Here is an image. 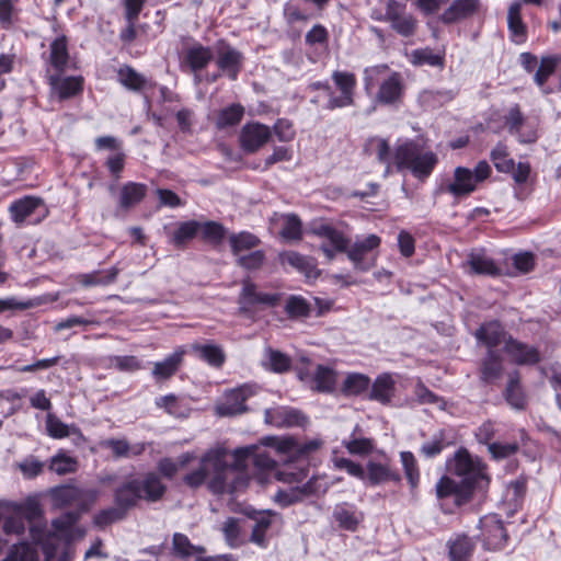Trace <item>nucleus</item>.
<instances>
[{
    "instance_id": "obj_9",
    "label": "nucleus",
    "mask_w": 561,
    "mask_h": 561,
    "mask_svg": "<svg viewBox=\"0 0 561 561\" xmlns=\"http://www.w3.org/2000/svg\"><path fill=\"white\" fill-rule=\"evenodd\" d=\"M46 67V76L50 73L66 72L71 68L72 60L68 49L66 35L56 36L50 43L46 54H43Z\"/></svg>"
},
{
    "instance_id": "obj_25",
    "label": "nucleus",
    "mask_w": 561,
    "mask_h": 561,
    "mask_svg": "<svg viewBox=\"0 0 561 561\" xmlns=\"http://www.w3.org/2000/svg\"><path fill=\"white\" fill-rule=\"evenodd\" d=\"M467 264L470 267L471 273L496 276L500 274V268L495 264L494 260L486 254L483 249L472 250L467 257Z\"/></svg>"
},
{
    "instance_id": "obj_37",
    "label": "nucleus",
    "mask_w": 561,
    "mask_h": 561,
    "mask_svg": "<svg viewBox=\"0 0 561 561\" xmlns=\"http://www.w3.org/2000/svg\"><path fill=\"white\" fill-rule=\"evenodd\" d=\"M117 275L118 268L113 266L106 271H93L87 274H79L77 280L84 287L105 286L113 283Z\"/></svg>"
},
{
    "instance_id": "obj_50",
    "label": "nucleus",
    "mask_w": 561,
    "mask_h": 561,
    "mask_svg": "<svg viewBox=\"0 0 561 561\" xmlns=\"http://www.w3.org/2000/svg\"><path fill=\"white\" fill-rule=\"evenodd\" d=\"M263 366L274 373H284L290 367V359L285 354L272 350H265Z\"/></svg>"
},
{
    "instance_id": "obj_1",
    "label": "nucleus",
    "mask_w": 561,
    "mask_h": 561,
    "mask_svg": "<svg viewBox=\"0 0 561 561\" xmlns=\"http://www.w3.org/2000/svg\"><path fill=\"white\" fill-rule=\"evenodd\" d=\"M261 444L273 448L284 459L285 468L278 469L276 461L254 445L236 449L234 465L229 466L227 450L216 447L204 454L198 468L185 474L183 481L190 488H198L207 481L209 490L216 494L236 493L248 484L244 469L251 460L260 483H267L271 478L299 483L307 477L308 470L305 465L291 469L290 463L318 450L322 442L318 438L301 442L293 436H266Z\"/></svg>"
},
{
    "instance_id": "obj_41",
    "label": "nucleus",
    "mask_w": 561,
    "mask_h": 561,
    "mask_svg": "<svg viewBox=\"0 0 561 561\" xmlns=\"http://www.w3.org/2000/svg\"><path fill=\"white\" fill-rule=\"evenodd\" d=\"M48 469L58 476L73 473L78 469V460L64 450H59L50 458Z\"/></svg>"
},
{
    "instance_id": "obj_59",
    "label": "nucleus",
    "mask_w": 561,
    "mask_h": 561,
    "mask_svg": "<svg viewBox=\"0 0 561 561\" xmlns=\"http://www.w3.org/2000/svg\"><path fill=\"white\" fill-rule=\"evenodd\" d=\"M400 458L409 483L415 488L420 480V472L414 455L411 451H402Z\"/></svg>"
},
{
    "instance_id": "obj_27",
    "label": "nucleus",
    "mask_w": 561,
    "mask_h": 561,
    "mask_svg": "<svg viewBox=\"0 0 561 561\" xmlns=\"http://www.w3.org/2000/svg\"><path fill=\"white\" fill-rule=\"evenodd\" d=\"M15 523L28 522L31 525L39 523L43 518V507L37 497L30 496L23 502H15Z\"/></svg>"
},
{
    "instance_id": "obj_51",
    "label": "nucleus",
    "mask_w": 561,
    "mask_h": 561,
    "mask_svg": "<svg viewBox=\"0 0 561 561\" xmlns=\"http://www.w3.org/2000/svg\"><path fill=\"white\" fill-rule=\"evenodd\" d=\"M367 478L371 484H379L389 480H399V476L391 472L388 466L378 462H368Z\"/></svg>"
},
{
    "instance_id": "obj_26",
    "label": "nucleus",
    "mask_w": 561,
    "mask_h": 561,
    "mask_svg": "<svg viewBox=\"0 0 561 561\" xmlns=\"http://www.w3.org/2000/svg\"><path fill=\"white\" fill-rule=\"evenodd\" d=\"M476 337L480 343H483L489 351H493L502 342H506V333L503 327L497 321H491L482 324L476 332Z\"/></svg>"
},
{
    "instance_id": "obj_18",
    "label": "nucleus",
    "mask_w": 561,
    "mask_h": 561,
    "mask_svg": "<svg viewBox=\"0 0 561 561\" xmlns=\"http://www.w3.org/2000/svg\"><path fill=\"white\" fill-rule=\"evenodd\" d=\"M504 352L511 362L517 365H536L540 362L541 355L539 350L527 343L508 336L504 345Z\"/></svg>"
},
{
    "instance_id": "obj_12",
    "label": "nucleus",
    "mask_w": 561,
    "mask_h": 561,
    "mask_svg": "<svg viewBox=\"0 0 561 561\" xmlns=\"http://www.w3.org/2000/svg\"><path fill=\"white\" fill-rule=\"evenodd\" d=\"M65 72L50 73L47 77L51 98L66 101L80 95L83 91L82 76H64Z\"/></svg>"
},
{
    "instance_id": "obj_39",
    "label": "nucleus",
    "mask_w": 561,
    "mask_h": 561,
    "mask_svg": "<svg viewBox=\"0 0 561 561\" xmlns=\"http://www.w3.org/2000/svg\"><path fill=\"white\" fill-rule=\"evenodd\" d=\"M333 518L340 526H357L363 522V514L354 505L342 503L334 507Z\"/></svg>"
},
{
    "instance_id": "obj_3",
    "label": "nucleus",
    "mask_w": 561,
    "mask_h": 561,
    "mask_svg": "<svg viewBox=\"0 0 561 561\" xmlns=\"http://www.w3.org/2000/svg\"><path fill=\"white\" fill-rule=\"evenodd\" d=\"M438 162L436 153L424 150L413 140H402L396 146L393 163L399 170L408 169L419 180L427 179Z\"/></svg>"
},
{
    "instance_id": "obj_62",
    "label": "nucleus",
    "mask_w": 561,
    "mask_h": 561,
    "mask_svg": "<svg viewBox=\"0 0 561 561\" xmlns=\"http://www.w3.org/2000/svg\"><path fill=\"white\" fill-rule=\"evenodd\" d=\"M245 515L254 522L252 526H272L279 523V516L271 511H247Z\"/></svg>"
},
{
    "instance_id": "obj_48",
    "label": "nucleus",
    "mask_w": 561,
    "mask_h": 561,
    "mask_svg": "<svg viewBox=\"0 0 561 561\" xmlns=\"http://www.w3.org/2000/svg\"><path fill=\"white\" fill-rule=\"evenodd\" d=\"M201 222L196 220H188L181 222L176 230L173 232L172 242L176 247H183L188 241L195 238L199 232Z\"/></svg>"
},
{
    "instance_id": "obj_38",
    "label": "nucleus",
    "mask_w": 561,
    "mask_h": 561,
    "mask_svg": "<svg viewBox=\"0 0 561 561\" xmlns=\"http://www.w3.org/2000/svg\"><path fill=\"white\" fill-rule=\"evenodd\" d=\"M409 60L414 66L443 67L444 55L436 53L430 47L419 48L411 51Z\"/></svg>"
},
{
    "instance_id": "obj_58",
    "label": "nucleus",
    "mask_w": 561,
    "mask_h": 561,
    "mask_svg": "<svg viewBox=\"0 0 561 561\" xmlns=\"http://www.w3.org/2000/svg\"><path fill=\"white\" fill-rule=\"evenodd\" d=\"M491 160L499 172H510L514 167V160L508 158L507 148L497 144L491 151Z\"/></svg>"
},
{
    "instance_id": "obj_53",
    "label": "nucleus",
    "mask_w": 561,
    "mask_h": 561,
    "mask_svg": "<svg viewBox=\"0 0 561 561\" xmlns=\"http://www.w3.org/2000/svg\"><path fill=\"white\" fill-rule=\"evenodd\" d=\"M454 99V93L446 90H425L420 94V100L427 107H438Z\"/></svg>"
},
{
    "instance_id": "obj_22",
    "label": "nucleus",
    "mask_w": 561,
    "mask_h": 561,
    "mask_svg": "<svg viewBox=\"0 0 561 561\" xmlns=\"http://www.w3.org/2000/svg\"><path fill=\"white\" fill-rule=\"evenodd\" d=\"M480 5V0H454L440 15V21L453 24L465 20L478 12Z\"/></svg>"
},
{
    "instance_id": "obj_63",
    "label": "nucleus",
    "mask_w": 561,
    "mask_h": 561,
    "mask_svg": "<svg viewBox=\"0 0 561 561\" xmlns=\"http://www.w3.org/2000/svg\"><path fill=\"white\" fill-rule=\"evenodd\" d=\"M110 363L114 368L126 373H133L141 368L140 360L131 355L113 356Z\"/></svg>"
},
{
    "instance_id": "obj_33",
    "label": "nucleus",
    "mask_w": 561,
    "mask_h": 561,
    "mask_svg": "<svg viewBox=\"0 0 561 561\" xmlns=\"http://www.w3.org/2000/svg\"><path fill=\"white\" fill-rule=\"evenodd\" d=\"M558 58L556 57H542L539 68L535 73L534 80L536 84L541 89V91L546 94L552 93L556 89H560L561 84H558L556 88H552L547 84L550 77L554 75L557 67Z\"/></svg>"
},
{
    "instance_id": "obj_17",
    "label": "nucleus",
    "mask_w": 561,
    "mask_h": 561,
    "mask_svg": "<svg viewBox=\"0 0 561 561\" xmlns=\"http://www.w3.org/2000/svg\"><path fill=\"white\" fill-rule=\"evenodd\" d=\"M254 393L255 387L248 383L227 391L225 402L217 407V413L221 416L243 413L247 410L245 401Z\"/></svg>"
},
{
    "instance_id": "obj_15",
    "label": "nucleus",
    "mask_w": 561,
    "mask_h": 561,
    "mask_svg": "<svg viewBox=\"0 0 561 561\" xmlns=\"http://www.w3.org/2000/svg\"><path fill=\"white\" fill-rule=\"evenodd\" d=\"M272 137V129L261 123H247L240 131L239 140L243 151L253 153L260 150Z\"/></svg>"
},
{
    "instance_id": "obj_8",
    "label": "nucleus",
    "mask_w": 561,
    "mask_h": 561,
    "mask_svg": "<svg viewBox=\"0 0 561 561\" xmlns=\"http://www.w3.org/2000/svg\"><path fill=\"white\" fill-rule=\"evenodd\" d=\"M279 299L278 294L259 291L255 284L244 280L238 298L239 310L241 313L253 316L262 308L276 306Z\"/></svg>"
},
{
    "instance_id": "obj_10",
    "label": "nucleus",
    "mask_w": 561,
    "mask_h": 561,
    "mask_svg": "<svg viewBox=\"0 0 561 561\" xmlns=\"http://www.w3.org/2000/svg\"><path fill=\"white\" fill-rule=\"evenodd\" d=\"M310 231L314 236L324 239L320 249L329 261H332L337 252H346L350 240L333 226L325 222H317L312 225Z\"/></svg>"
},
{
    "instance_id": "obj_28",
    "label": "nucleus",
    "mask_w": 561,
    "mask_h": 561,
    "mask_svg": "<svg viewBox=\"0 0 561 561\" xmlns=\"http://www.w3.org/2000/svg\"><path fill=\"white\" fill-rule=\"evenodd\" d=\"M396 381L390 374L379 375L371 385L370 399L382 404L389 403L394 396Z\"/></svg>"
},
{
    "instance_id": "obj_16",
    "label": "nucleus",
    "mask_w": 561,
    "mask_h": 561,
    "mask_svg": "<svg viewBox=\"0 0 561 561\" xmlns=\"http://www.w3.org/2000/svg\"><path fill=\"white\" fill-rule=\"evenodd\" d=\"M242 61L243 56L239 50L225 42L217 43L216 64L224 76H227L230 80H237Z\"/></svg>"
},
{
    "instance_id": "obj_56",
    "label": "nucleus",
    "mask_w": 561,
    "mask_h": 561,
    "mask_svg": "<svg viewBox=\"0 0 561 561\" xmlns=\"http://www.w3.org/2000/svg\"><path fill=\"white\" fill-rule=\"evenodd\" d=\"M101 446L112 450L115 457H128L130 454L138 455L142 451V447L131 448L126 439L108 438L101 443Z\"/></svg>"
},
{
    "instance_id": "obj_5",
    "label": "nucleus",
    "mask_w": 561,
    "mask_h": 561,
    "mask_svg": "<svg viewBox=\"0 0 561 561\" xmlns=\"http://www.w3.org/2000/svg\"><path fill=\"white\" fill-rule=\"evenodd\" d=\"M51 505L55 508H64L67 506L76 505L78 507L75 512L66 514V520L55 519L50 526H72L77 523L81 512L88 508L87 501H94L98 497V491L83 490L76 485L64 484L51 488L48 492Z\"/></svg>"
},
{
    "instance_id": "obj_57",
    "label": "nucleus",
    "mask_w": 561,
    "mask_h": 561,
    "mask_svg": "<svg viewBox=\"0 0 561 561\" xmlns=\"http://www.w3.org/2000/svg\"><path fill=\"white\" fill-rule=\"evenodd\" d=\"M508 535L506 528H488L483 545L488 550H500L507 546Z\"/></svg>"
},
{
    "instance_id": "obj_4",
    "label": "nucleus",
    "mask_w": 561,
    "mask_h": 561,
    "mask_svg": "<svg viewBox=\"0 0 561 561\" xmlns=\"http://www.w3.org/2000/svg\"><path fill=\"white\" fill-rule=\"evenodd\" d=\"M364 89L370 93L379 84L376 102L382 105H393L401 101L404 91L402 77L399 72L388 73L386 65L368 67L364 70Z\"/></svg>"
},
{
    "instance_id": "obj_14",
    "label": "nucleus",
    "mask_w": 561,
    "mask_h": 561,
    "mask_svg": "<svg viewBox=\"0 0 561 561\" xmlns=\"http://www.w3.org/2000/svg\"><path fill=\"white\" fill-rule=\"evenodd\" d=\"M11 218L16 224L38 222L45 216L46 210L41 198L25 196L10 205Z\"/></svg>"
},
{
    "instance_id": "obj_47",
    "label": "nucleus",
    "mask_w": 561,
    "mask_h": 561,
    "mask_svg": "<svg viewBox=\"0 0 561 561\" xmlns=\"http://www.w3.org/2000/svg\"><path fill=\"white\" fill-rule=\"evenodd\" d=\"M336 382L335 371L324 365H318L313 374L314 388L322 392H330L334 389Z\"/></svg>"
},
{
    "instance_id": "obj_23",
    "label": "nucleus",
    "mask_w": 561,
    "mask_h": 561,
    "mask_svg": "<svg viewBox=\"0 0 561 561\" xmlns=\"http://www.w3.org/2000/svg\"><path fill=\"white\" fill-rule=\"evenodd\" d=\"M186 350L184 346H179L174 352L168 355L164 359L153 363L152 376L156 380H165L172 377L182 365Z\"/></svg>"
},
{
    "instance_id": "obj_60",
    "label": "nucleus",
    "mask_w": 561,
    "mask_h": 561,
    "mask_svg": "<svg viewBox=\"0 0 561 561\" xmlns=\"http://www.w3.org/2000/svg\"><path fill=\"white\" fill-rule=\"evenodd\" d=\"M504 123L508 131L512 135L516 136L519 133V130L524 128V126L527 123V119L522 114L518 105H514L508 110L507 114L505 115Z\"/></svg>"
},
{
    "instance_id": "obj_43",
    "label": "nucleus",
    "mask_w": 561,
    "mask_h": 561,
    "mask_svg": "<svg viewBox=\"0 0 561 561\" xmlns=\"http://www.w3.org/2000/svg\"><path fill=\"white\" fill-rule=\"evenodd\" d=\"M505 399L514 409L522 410L526 405V397L519 383L518 373L510 376V380L505 390Z\"/></svg>"
},
{
    "instance_id": "obj_64",
    "label": "nucleus",
    "mask_w": 561,
    "mask_h": 561,
    "mask_svg": "<svg viewBox=\"0 0 561 561\" xmlns=\"http://www.w3.org/2000/svg\"><path fill=\"white\" fill-rule=\"evenodd\" d=\"M265 255L261 250L249 251L237 257L240 266L247 270H256L264 262Z\"/></svg>"
},
{
    "instance_id": "obj_34",
    "label": "nucleus",
    "mask_w": 561,
    "mask_h": 561,
    "mask_svg": "<svg viewBox=\"0 0 561 561\" xmlns=\"http://www.w3.org/2000/svg\"><path fill=\"white\" fill-rule=\"evenodd\" d=\"M503 374L502 357L495 351H489L481 366V379L494 383Z\"/></svg>"
},
{
    "instance_id": "obj_6",
    "label": "nucleus",
    "mask_w": 561,
    "mask_h": 561,
    "mask_svg": "<svg viewBox=\"0 0 561 561\" xmlns=\"http://www.w3.org/2000/svg\"><path fill=\"white\" fill-rule=\"evenodd\" d=\"M165 489L160 477L154 472H149L117 489L116 501L121 506L133 505L138 500L156 502L163 496Z\"/></svg>"
},
{
    "instance_id": "obj_19",
    "label": "nucleus",
    "mask_w": 561,
    "mask_h": 561,
    "mask_svg": "<svg viewBox=\"0 0 561 561\" xmlns=\"http://www.w3.org/2000/svg\"><path fill=\"white\" fill-rule=\"evenodd\" d=\"M213 58L214 53L210 47L204 46L201 43H193L184 49L182 62L195 73V80L199 82L198 72L204 70Z\"/></svg>"
},
{
    "instance_id": "obj_42",
    "label": "nucleus",
    "mask_w": 561,
    "mask_h": 561,
    "mask_svg": "<svg viewBox=\"0 0 561 561\" xmlns=\"http://www.w3.org/2000/svg\"><path fill=\"white\" fill-rule=\"evenodd\" d=\"M45 424L48 435L56 439L80 435V430L76 425L66 424L51 413L47 414Z\"/></svg>"
},
{
    "instance_id": "obj_46",
    "label": "nucleus",
    "mask_w": 561,
    "mask_h": 561,
    "mask_svg": "<svg viewBox=\"0 0 561 561\" xmlns=\"http://www.w3.org/2000/svg\"><path fill=\"white\" fill-rule=\"evenodd\" d=\"M283 226L279 231L280 237L286 241H298L302 237V224L295 214L282 216Z\"/></svg>"
},
{
    "instance_id": "obj_35",
    "label": "nucleus",
    "mask_w": 561,
    "mask_h": 561,
    "mask_svg": "<svg viewBox=\"0 0 561 561\" xmlns=\"http://www.w3.org/2000/svg\"><path fill=\"white\" fill-rule=\"evenodd\" d=\"M365 151L370 156H376L377 160L386 164L387 172L391 167L393 153H391L390 145L387 139L382 137H371L366 141Z\"/></svg>"
},
{
    "instance_id": "obj_7",
    "label": "nucleus",
    "mask_w": 561,
    "mask_h": 561,
    "mask_svg": "<svg viewBox=\"0 0 561 561\" xmlns=\"http://www.w3.org/2000/svg\"><path fill=\"white\" fill-rule=\"evenodd\" d=\"M380 238L377 234L356 237L353 244H348L346 254L355 270L367 272L376 265L374 251L380 245Z\"/></svg>"
},
{
    "instance_id": "obj_31",
    "label": "nucleus",
    "mask_w": 561,
    "mask_h": 561,
    "mask_svg": "<svg viewBox=\"0 0 561 561\" xmlns=\"http://www.w3.org/2000/svg\"><path fill=\"white\" fill-rule=\"evenodd\" d=\"M507 26L513 42L522 44L526 41V25L522 19V3L518 1L508 8Z\"/></svg>"
},
{
    "instance_id": "obj_52",
    "label": "nucleus",
    "mask_w": 561,
    "mask_h": 561,
    "mask_svg": "<svg viewBox=\"0 0 561 561\" xmlns=\"http://www.w3.org/2000/svg\"><path fill=\"white\" fill-rule=\"evenodd\" d=\"M370 380L363 374H350L343 382V391L347 396H358L369 388Z\"/></svg>"
},
{
    "instance_id": "obj_40",
    "label": "nucleus",
    "mask_w": 561,
    "mask_h": 561,
    "mask_svg": "<svg viewBox=\"0 0 561 561\" xmlns=\"http://www.w3.org/2000/svg\"><path fill=\"white\" fill-rule=\"evenodd\" d=\"M156 405L163 409L168 414L175 417H187L190 409L184 403V400L180 399L175 394H167L156 399Z\"/></svg>"
},
{
    "instance_id": "obj_36",
    "label": "nucleus",
    "mask_w": 561,
    "mask_h": 561,
    "mask_svg": "<svg viewBox=\"0 0 561 561\" xmlns=\"http://www.w3.org/2000/svg\"><path fill=\"white\" fill-rule=\"evenodd\" d=\"M117 80L122 85L131 91H141L151 85L141 73L129 66H124L118 69Z\"/></svg>"
},
{
    "instance_id": "obj_20",
    "label": "nucleus",
    "mask_w": 561,
    "mask_h": 561,
    "mask_svg": "<svg viewBox=\"0 0 561 561\" xmlns=\"http://www.w3.org/2000/svg\"><path fill=\"white\" fill-rule=\"evenodd\" d=\"M473 172L463 167H457L454 171V179L447 185L446 191L456 198L470 195L478 187Z\"/></svg>"
},
{
    "instance_id": "obj_32",
    "label": "nucleus",
    "mask_w": 561,
    "mask_h": 561,
    "mask_svg": "<svg viewBox=\"0 0 561 561\" xmlns=\"http://www.w3.org/2000/svg\"><path fill=\"white\" fill-rule=\"evenodd\" d=\"M192 352L202 360L210 366L220 367L226 359V355L221 346L214 343L199 344L194 343L191 346Z\"/></svg>"
},
{
    "instance_id": "obj_54",
    "label": "nucleus",
    "mask_w": 561,
    "mask_h": 561,
    "mask_svg": "<svg viewBox=\"0 0 561 561\" xmlns=\"http://www.w3.org/2000/svg\"><path fill=\"white\" fill-rule=\"evenodd\" d=\"M199 232L205 241L215 245L219 244L226 236L225 227L216 221L201 222Z\"/></svg>"
},
{
    "instance_id": "obj_55",
    "label": "nucleus",
    "mask_w": 561,
    "mask_h": 561,
    "mask_svg": "<svg viewBox=\"0 0 561 561\" xmlns=\"http://www.w3.org/2000/svg\"><path fill=\"white\" fill-rule=\"evenodd\" d=\"M358 426L355 427L351 437L343 440L344 447L352 455H367L371 451L374 444L369 438L357 437L355 435Z\"/></svg>"
},
{
    "instance_id": "obj_45",
    "label": "nucleus",
    "mask_w": 561,
    "mask_h": 561,
    "mask_svg": "<svg viewBox=\"0 0 561 561\" xmlns=\"http://www.w3.org/2000/svg\"><path fill=\"white\" fill-rule=\"evenodd\" d=\"M244 115V107L241 104H231L219 111L216 118V126L224 129L240 123Z\"/></svg>"
},
{
    "instance_id": "obj_21",
    "label": "nucleus",
    "mask_w": 561,
    "mask_h": 561,
    "mask_svg": "<svg viewBox=\"0 0 561 561\" xmlns=\"http://www.w3.org/2000/svg\"><path fill=\"white\" fill-rule=\"evenodd\" d=\"M265 422L276 427H289L302 425L306 417L296 409L288 407H275L265 410Z\"/></svg>"
},
{
    "instance_id": "obj_44",
    "label": "nucleus",
    "mask_w": 561,
    "mask_h": 561,
    "mask_svg": "<svg viewBox=\"0 0 561 561\" xmlns=\"http://www.w3.org/2000/svg\"><path fill=\"white\" fill-rule=\"evenodd\" d=\"M229 242L232 253L238 257L239 255L254 249L259 244L260 240L254 234L242 231L231 234Z\"/></svg>"
},
{
    "instance_id": "obj_30",
    "label": "nucleus",
    "mask_w": 561,
    "mask_h": 561,
    "mask_svg": "<svg viewBox=\"0 0 561 561\" xmlns=\"http://www.w3.org/2000/svg\"><path fill=\"white\" fill-rule=\"evenodd\" d=\"M474 547V541L468 536H457L454 540L448 541L449 561H471Z\"/></svg>"
},
{
    "instance_id": "obj_24",
    "label": "nucleus",
    "mask_w": 561,
    "mask_h": 561,
    "mask_svg": "<svg viewBox=\"0 0 561 561\" xmlns=\"http://www.w3.org/2000/svg\"><path fill=\"white\" fill-rule=\"evenodd\" d=\"M278 259L283 266L289 265L308 278H314L318 276L316 262L309 256H305L295 251H285L279 253Z\"/></svg>"
},
{
    "instance_id": "obj_11",
    "label": "nucleus",
    "mask_w": 561,
    "mask_h": 561,
    "mask_svg": "<svg viewBox=\"0 0 561 561\" xmlns=\"http://www.w3.org/2000/svg\"><path fill=\"white\" fill-rule=\"evenodd\" d=\"M382 21L390 23L391 28L404 37L412 36L417 24L416 19L408 13L405 7L397 0L387 2Z\"/></svg>"
},
{
    "instance_id": "obj_61",
    "label": "nucleus",
    "mask_w": 561,
    "mask_h": 561,
    "mask_svg": "<svg viewBox=\"0 0 561 561\" xmlns=\"http://www.w3.org/2000/svg\"><path fill=\"white\" fill-rule=\"evenodd\" d=\"M18 467L25 479H33L43 472L44 463L34 456H27Z\"/></svg>"
},
{
    "instance_id": "obj_29",
    "label": "nucleus",
    "mask_w": 561,
    "mask_h": 561,
    "mask_svg": "<svg viewBox=\"0 0 561 561\" xmlns=\"http://www.w3.org/2000/svg\"><path fill=\"white\" fill-rule=\"evenodd\" d=\"M147 194V186L141 183L127 182L121 187L118 206L129 209L139 204Z\"/></svg>"
},
{
    "instance_id": "obj_13",
    "label": "nucleus",
    "mask_w": 561,
    "mask_h": 561,
    "mask_svg": "<svg viewBox=\"0 0 561 561\" xmlns=\"http://www.w3.org/2000/svg\"><path fill=\"white\" fill-rule=\"evenodd\" d=\"M332 79L335 87L340 90V95L333 94V96H330L324 107L327 110H335L353 105L356 87L355 76L347 71H334Z\"/></svg>"
},
{
    "instance_id": "obj_49",
    "label": "nucleus",
    "mask_w": 561,
    "mask_h": 561,
    "mask_svg": "<svg viewBox=\"0 0 561 561\" xmlns=\"http://www.w3.org/2000/svg\"><path fill=\"white\" fill-rule=\"evenodd\" d=\"M173 550L182 558H188L192 556H196L198 558L205 552L204 547L191 543L190 539L185 535L179 533L173 535Z\"/></svg>"
},
{
    "instance_id": "obj_2",
    "label": "nucleus",
    "mask_w": 561,
    "mask_h": 561,
    "mask_svg": "<svg viewBox=\"0 0 561 561\" xmlns=\"http://www.w3.org/2000/svg\"><path fill=\"white\" fill-rule=\"evenodd\" d=\"M448 470L459 481L449 476L438 480L436 495L440 501L451 500L457 507H462L472 501L474 492L484 493L489 486L490 480L484 465L466 449L455 454L454 459L448 462Z\"/></svg>"
}]
</instances>
